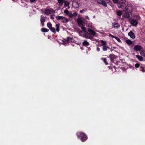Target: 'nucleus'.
I'll list each match as a JSON object with an SVG mask.
<instances>
[{
	"label": "nucleus",
	"mask_w": 145,
	"mask_h": 145,
	"mask_svg": "<svg viewBox=\"0 0 145 145\" xmlns=\"http://www.w3.org/2000/svg\"><path fill=\"white\" fill-rule=\"evenodd\" d=\"M118 7L121 8L124 11L129 10L131 11L132 10L133 5L125 0H121L118 4Z\"/></svg>",
	"instance_id": "1"
},
{
	"label": "nucleus",
	"mask_w": 145,
	"mask_h": 145,
	"mask_svg": "<svg viewBox=\"0 0 145 145\" xmlns=\"http://www.w3.org/2000/svg\"><path fill=\"white\" fill-rule=\"evenodd\" d=\"M86 31V30H83V31H80L79 33L80 35L86 39H92V37L89 35L88 33H87Z\"/></svg>",
	"instance_id": "2"
},
{
	"label": "nucleus",
	"mask_w": 145,
	"mask_h": 145,
	"mask_svg": "<svg viewBox=\"0 0 145 145\" xmlns=\"http://www.w3.org/2000/svg\"><path fill=\"white\" fill-rule=\"evenodd\" d=\"M77 134L78 137L80 138V140L82 142H84L87 140V137L84 133L80 132L78 133Z\"/></svg>",
	"instance_id": "3"
},
{
	"label": "nucleus",
	"mask_w": 145,
	"mask_h": 145,
	"mask_svg": "<svg viewBox=\"0 0 145 145\" xmlns=\"http://www.w3.org/2000/svg\"><path fill=\"white\" fill-rule=\"evenodd\" d=\"M56 18L57 20H61V21L63 23H66L69 21V20L66 18L59 16H57Z\"/></svg>",
	"instance_id": "4"
},
{
	"label": "nucleus",
	"mask_w": 145,
	"mask_h": 145,
	"mask_svg": "<svg viewBox=\"0 0 145 145\" xmlns=\"http://www.w3.org/2000/svg\"><path fill=\"white\" fill-rule=\"evenodd\" d=\"M77 22L78 25L81 27L83 30H86V29L84 25V22L83 20L80 18H78L77 20Z\"/></svg>",
	"instance_id": "5"
},
{
	"label": "nucleus",
	"mask_w": 145,
	"mask_h": 145,
	"mask_svg": "<svg viewBox=\"0 0 145 145\" xmlns=\"http://www.w3.org/2000/svg\"><path fill=\"white\" fill-rule=\"evenodd\" d=\"M63 42L62 43V44H63L65 46H66L68 45H69V43L71 42H74V40L73 39L70 37H68L67 38V39L66 40H65L64 41H63Z\"/></svg>",
	"instance_id": "6"
},
{
	"label": "nucleus",
	"mask_w": 145,
	"mask_h": 145,
	"mask_svg": "<svg viewBox=\"0 0 145 145\" xmlns=\"http://www.w3.org/2000/svg\"><path fill=\"white\" fill-rule=\"evenodd\" d=\"M129 21L130 24L133 26H136L138 23L137 20H136L130 19Z\"/></svg>",
	"instance_id": "7"
},
{
	"label": "nucleus",
	"mask_w": 145,
	"mask_h": 145,
	"mask_svg": "<svg viewBox=\"0 0 145 145\" xmlns=\"http://www.w3.org/2000/svg\"><path fill=\"white\" fill-rule=\"evenodd\" d=\"M47 26L52 32L54 33H56V31L55 28L52 27V25L51 23H48L47 24Z\"/></svg>",
	"instance_id": "8"
},
{
	"label": "nucleus",
	"mask_w": 145,
	"mask_h": 145,
	"mask_svg": "<svg viewBox=\"0 0 145 145\" xmlns=\"http://www.w3.org/2000/svg\"><path fill=\"white\" fill-rule=\"evenodd\" d=\"M86 26L88 29L89 28L91 29L92 28L93 29H95L94 26H93V25L92 22H88L86 24Z\"/></svg>",
	"instance_id": "9"
},
{
	"label": "nucleus",
	"mask_w": 145,
	"mask_h": 145,
	"mask_svg": "<svg viewBox=\"0 0 145 145\" xmlns=\"http://www.w3.org/2000/svg\"><path fill=\"white\" fill-rule=\"evenodd\" d=\"M112 26L113 28L117 29L120 27V25L117 22H114L112 23Z\"/></svg>",
	"instance_id": "10"
},
{
	"label": "nucleus",
	"mask_w": 145,
	"mask_h": 145,
	"mask_svg": "<svg viewBox=\"0 0 145 145\" xmlns=\"http://www.w3.org/2000/svg\"><path fill=\"white\" fill-rule=\"evenodd\" d=\"M72 5L74 8H77L79 7V5L78 2L74 1L72 3Z\"/></svg>",
	"instance_id": "11"
},
{
	"label": "nucleus",
	"mask_w": 145,
	"mask_h": 145,
	"mask_svg": "<svg viewBox=\"0 0 145 145\" xmlns=\"http://www.w3.org/2000/svg\"><path fill=\"white\" fill-rule=\"evenodd\" d=\"M134 49L137 51H140L142 49V46L140 45H136L134 47Z\"/></svg>",
	"instance_id": "12"
},
{
	"label": "nucleus",
	"mask_w": 145,
	"mask_h": 145,
	"mask_svg": "<svg viewBox=\"0 0 145 145\" xmlns=\"http://www.w3.org/2000/svg\"><path fill=\"white\" fill-rule=\"evenodd\" d=\"M88 32L89 34L93 36H94L96 34V33L92 29L89 28L88 29Z\"/></svg>",
	"instance_id": "13"
},
{
	"label": "nucleus",
	"mask_w": 145,
	"mask_h": 145,
	"mask_svg": "<svg viewBox=\"0 0 145 145\" xmlns=\"http://www.w3.org/2000/svg\"><path fill=\"white\" fill-rule=\"evenodd\" d=\"M128 35L131 38H132V39H134L135 37V34L133 32H132L131 31L130 32H129L128 33Z\"/></svg>",
	"instance_id": "14"
},
{
	"label": "nucleus",
	"mask_w": 145,
	"mask_h": 145,
	"mask_svg": "<svg viewBox=\"0 0 145 145\" xmlns=\"http://www.w3.org/2000/svg\"><path fill=\"white\" fill-rule=\"evenodd\" d=\"M64 7L66 8V9H68L70 8V7L69 6V2L66 1L64 2Z\"/></svg>",
	"instance_id": "15"
},
{
	"label": "nucleus",
	"mask_w": 145,
	"mask_h": 145,
	"mask_svg": "<svg viewBox=\"0 0 145 145\" xmlns=\"http://www.w3.org/2000/svg\"><path fill=\"white\" fill-rule=\"evenodd\" d=\"M125 42L129 46H130L133 43V42L129 39L126 40H125Z\"/></svg>",
	"instance_id": "16"
},
{
	"label": "nucleus",
	"mask_w": 145,
	"mask_h": 145,
	"mask_svg": "<svg viewBox=\"0 0 145 145\" xmlns=\"http://www.w3.org/2000/svg\"><path fill=\"white\" fill-rule=\"evenodd\" d=\"M109 1L108 2H107L105 0H103L101 4L105 7H106L107 6V3H109Z\"/></svg>",
	"instance_id": "17"
},
{
	"label": "nucleus",
	"mask_w": 145,
	"mask_h": 145,
	"mask_svg": "<svg viewBox=\"0 0 145 145\" xmlns=\"http://www.w3.org/2000/svg\"><path fill=\"white\" fill-rule=\"evenodd\" d=\"M41 18L40 19V22L42 23V24L43 25L42 22H45L46 20L45 17L43 16V15H41L40 16Z\"/></svg>",
	"instance_id": "18"
},
{
	"label": "nucleus",
	"mask_w": 145,
	"mask_h": 145,
	"mask_svg": "<svg viewBox=\"0 0 145 145\" xmlns=\"http://www.w3.org/2000/svg\"><path fill=\"white\" fill-rule=\"evenodd\" d=\"M51 10L50 9H46L44 12L47 15L50 14L51 12Z\"/></svg>",
	"instance_id": "19"
},
{
	"label": "nucleus",
	"mask_w": 145,
	"mask_h": 145,
	"mask_svg": "<svg viewBox=\"0 0 145 145\" xmlns=\"http://www.w3.org/2000/svg\"><path fill=\"white\" fill-rule=\"evenodd\" d=\"M59 24L58 23L56 24V30L57 32H59Z\"/></svg>",
	"instance_id": "20"
},
{
	"label": "nucleus",
	"mask_w": 145,
	"mask_h": 145,
	"mask_svg": "<svg viewBox=\"0 0 145 145\" xmlns=\"http://www.w3.org/2000/svg\"><path fill=\"white\" fill-rule=\"evenodd\" d=\"M142 56H141L138 55H136V57L137 58L138 60L140 61H142L143 60V58Z\"/></svg>",
	"instance_id": "21"
},
{
	"label": "nucleus",
	"mask_w": 145,
	"mask_h": 145,
	"mask_svg": "<svg viewBox=\"0 0 145 145\" xmlns=\"http://www.w3.org/2000/svg\"><path fill=\"white\" fill-rule=\"evenodd\" d=\"M123 16L125 18H129L130 17V15L127 12H125L123 15Z\"/></svg>",
	"instance_id": "22"
},
{
	"label": "nucleus",
	"mask_w": 145,
	"mask_h": 145,
	"mask_svg": "<svg viewBox=\"0 0 145 145\" xmlns=\"http://www.w3.org/2000/svg\"><path fill=\"white\" fill-rule=\"evenodd\" d=\"M140 53L141 56L145 57V51H141L140 52Z\"/></svg>",
	"instance_id": "23"
},
{
	"label": "nucleus",
	"mask_w": 145,
	"mask_h": 145,
	"mask_svg": "<svg viewBox=\"0 0 145 145\" xmlns=\"http://www.w3.org/2000/svg\"><path fill=\"white\" fill-rule=\"evenodd\" d=\"M84 46H88L89 45V43L86 40H84L82 43Z\"/></svg>",
	"instance_id": "24"
},
{
	"label": "nucleus",
	"mask_w": 145,
	"mask_h": 145,
	"mask_svg": "<svg viewBox=\"0 0 145 145\" xmlns=\"http://www.w3.org/2000/svg\"><path fill=\"white\" fill-rule=\"evenodd\" d=\"M108 48H109L106 45L103 46L102 50L103 51H106L107 50Z\"/></svg>",
	"instance_id": "25"
},
{
	"label": "nucleus",
	"mask_w": 145,
	"mask_h": 145,
	"mask_svg": "<svg viewBox=\"0 0 145 145\" xmlns=\"http://www.w3.org/2000/svg\"><path fill=\"white\" fill-rule=\"evenodd\" d=\"M58 3L60 4L61 5H63V4L64 3V0H57Z\"/></svg>",
	"instance_id": "26"
},
{
	"label": "nucleus",
	"mask_w": 145,
	"mask_h": 145,
	"mask_svg": "<svg viewBox=\"0 0 145 145\" xmlns=\"http://www.w3.org/2000/svg\"><path fill=\"white\" fill-rule=\"evenodd\" d=\"M101 43L102 45L103 46L107 45L106 42V41L101 40Z\"/></svg>",
	"instance_id": "27"
},
{
	"label": "nucleus",
	"mask_w": 145,
	"mask_h": 145,
	"mask_svg": "<svg viewBox=\"0 0 145 145\" xmlns=\"http://www.w3.org/2000/svg\"><path fill=\"white\" fill-rule=\"evenodd\" d=\"M41 31L43 32H47L49 31V30L45 28H42L41 29Z\"/></svg>",
	"instance_id": "28"
},
{
	"label": "nucleus",
	"mask_w": 145,
	"mask_h": 145,
	"mask_svg": "<svg viewBox=\"0 0 145 145\" xmlns=\"http://www.w3.org/2000/svg\"><path fill=\"white\" fill-rule=\"evenodd\" d=\"M64 12L65 14L68 16V15L69 14V12L68 10H67V9H66L64 10Z\"/></svg>",
	"instance_id": "29"
},
{
	"label": "nucleus",
	"mask_w": 145,
	"mask_h": 145,
	"mask_svg": "<svg viewBox=\"0 0 145 145\" xmlns=\"http://www.w3.org/2000/svg\"><path fill=\"white\" fill-rule=\"evenodd\" d=\"M116 13L118 15L120 16H121L122 14V11H118Z\"/></svg>",
	"instance_id": "30"
},
{
	"label": "nucleus",
	"mask_w": 145,
	"mask_h": 145,
	"mask_svg": "<svg viewBox=\"0 0 145 145\" xmlns=\"http://www.w3.org/2000/svg\"><path fill=\"white\" fill-rule=\"evenodd\" d=\"M140 70L143 72H145V68L141 67L140 68Z\"/></svg>",
	"instance_id": "31"
},
{
	"label": "nucleus",
	"mask_w": 145,
	"mask_h": 145,
	"mask_svg": "<svg viewBox=\"0 0 145 145\" xmlns=\"http://www.w3.org/2000/svg\"><path fill=\"white\" fill-rule=\"evenodd\" d=\"M114 38L119 42H121V40L120 39L116 36L114 37Z\"/></svg>",
	"instance_id": "32"
},
{
	"label": "nucleus",
	"mask_w": 145,
	"mask_h": 145,
	"mask_svg": "<svg viewBox=\"0 0 145 145\" xmlns=\"http://www.w3.org/2000/svg\"><path fill=\"white\" fill-rule=\"evenodd\" d=\"M101 45H99V46L98 45H96V49L97 51L98 52H99L100 51V48L99 47V46L101 47Z\"/></svg>",
	"instance_id": "33"
},
{
	"label": "nucleus",
	"mask_w": 145,
	"mask_h": 145,
	"mask_svg": "<svg viewBox=\"0 0 145 145\" xmlns=\"http://www.w3.org/2000/svg\"><path fill=\"white\" fill-rule=\"evenodd\" d=\"M102 59L103 60L104 62L106 65H108V63L106 62V58H102Z\"/></svg>",
	"instance_id": "34"
},
{
	"label": "nucleus",
	"mask_w": 145,
	"mask_h": 145,
	"mask_svg": "<svg viewBox=\"0 0 145 145\" xmlns=\"http://www.w3.org/2000/svg\"><path fill=\"white\" fill-rule=\"evenodd\" d=\"M87 10V9L86 8H84L82 10H80V13L84 12H85Z\"/></svg>",
	"instance_id": "35"
},
{
	"label": "nucleus",
	"mask_w": 145,
	"mask_h": 145,
	"mask_svg": "<svg viewBox=\"0 0 145 145\" xmlns=\"http://www.w3.org/2000/svg\"><path fill=\"white\" fill-rule=\"evenodd\" d=\"M140 64L138 63H137L135 65V67L137 68H138L139 67Z\"/></svg>",
	"instance_id": "36"
},
{
	"label": "nucleus",
	"mask_w": 145,
	"mask_h": 145,
	"mask_svg": "<svg viewBox=\"0 0 145 145\" xmlns=\"http://www.w3.org/2000/svg\"><path fill=\"white\" fill-rule=\"evenodd\" d=\"M68 16L70 17H73L72 14L71 13V12H69V14H68Z\"/></svg>",
	"instance_id": "37"
},
{
	"label": "nucleus",
	"mask_w": 145,
	"mask_h": 145,
	"mask_svg": "<svg viewBox=\"0 0 145 145\" xmlns=\"http://www.w3.org/2000/svg\"><path fill=\"white\" fill-rule=\"evenodd\" d=\"M97 0V3L100 4H101V3L102 2L103 0Z\"/></svg>",
	"instance_id": "38"
},
{
	"label": "nucleus",
	"mask_w": 145,
	"mask_h": 145,
	"mask_svg": "<svg viewBox=\"0 0 145 145\" xmlns=\"http://www.w3.org/2000/svg\"><path fill=\"white\" fill-rule=\"evenodd\" d=\"M77 13L76 12H74L72 14L73 16H77Z\"/></svg>",
	"instance_id": "39"
},
{
	"label": "nucleus",
	"mask_w": 145,
	"mask_h": 145,
	"mask_svg": "<svg viewBox=\"0 0 145 145\" xmlns=\"http://www.w3.org/2000/svg\"><path fill=\"white\" fill-rule=\"evenodd\" d=\"M37 0H30V2L31 3H35Z\"/></svg>",
	"instance_id": "40"
},
{
	"label": "nucleus",
	"mask_w": 145,
	"mask_h": 145,
	"mask_svg": "<svg viewBox=\"0 0 145 145\" xmlns=\"http://www.w3.org/2000/svg\"><path fill=\"white\" fill-rule=\"evenodd\" d=\"M113 2L116 4H117L118 2V0H112Z\"/></svg>",
	"instance_id": "41"
},
{
	"label": "nucleus",
	"mask_w": 145,
	"mask_h": 145,
	"mask_svg": "<svg viewBox=\"0 0 145 145\" xmlns=\"http://www.w3.org/2000/svg\"><path fill=\"white\" fill-rule=\"evenodd\" d=\"M109 37H111L112 38H114V37H115V36H114V35H112L111 34H110L109 35Z\"/></svg>",
	"instance_id": "42"
},
{
	"label": "nucleus",
	"mask_w": 145,
	"mask_h": 145,
	"mask_svg": "<svg viewBox=\"0 0 145 145\" xmlns=\"http://www.w3.org/2000/svg\"><path fill=\"white\" fill-rule=\"evenodd\" d=\"M85 17L86 19H87L88 20H89V17L88 16H85Z\"/></svg>",
	"instance_id": "43"
},
{
	"label": "nucleus",
	"mask_w": 145,
	"mask_h": 145,
	"mask_svg": "<svg viewBox=\"0 0 145 145\" xmlns=\"http://www.w3.org/2000/svg\"><path fill=\"white\" fill-rule=\"evenodd\" d=\"M137 18L138 19H139L140 18V17L139 16H137Z\"/></svg>",
	"instance_id": "44"
},
{
	"label": "nucleus",
	"mask_w": 145,
	"mask_h": 145,
	"mask_svg": "<svg viewBox=\"0 0 145 145\" xmlns=\"http://www.w3.org/2000/svg\"><path fill=\"white\" fill-rule=\"evenodd\" d=\"M107 2H108L109 1V0H105Z\"/></svg>",
	"instance_id": "45"
},
{
	"label": "nucleus",
	"mask_w": 145,
	"mask_h": 145,
	"mask_svg": "<svg viewBox=\"0 0 145 145\" xmlns=\"http://www.w3.org/2000/svg\"><path fill=\"white\" fill-rule=\"evenodd\" d=\"M94 30H95V29H94ZM95 31H97V32H99V31H95Z\"/></svg>",
	"instance_id": "46"
},
{
	"label": "nucleus",
	"mask_w": 145,
	"mask_h": 145,
	"mask_svg": "<svg viewBox=\"0 0 145 145\" xmlns=\"http://www.w3.org/2000/svg\"><path fill=\"white\" fill-rule=\"evenodd\" d=\"M82 3H80V5H82Z\"/></svg>",
	"instance_id": "47"
},
{
	"label": "nucleus",
	"mask_w": 145,
	"mask_h": 145,
	"mask_svg": "<svg viewBox=\"0 0 145 145\" xmlns=\"http://www.w3.org/2000/svg\"><path fill=\"white\" fill-rule=\"evenodd\" d=\"M51 18H52V19L53 18H52V16H51Z\"/></svg>",
	"instance_id": "48"
},
{
	"label": "nucleus",
	"mask_w": 145,
	"mask_h": 145,
	"mask_svg": "<svg viewBox=\"0 0 145 145\" xmlns=\"http://www.w3.org/2000/svg\"><path fill=\"white\" fill-rule=\"evenodd\" d=\"M12 1H14V0H12Z\"/></svg>",
	"instance_id": "49"
}]
</instances>
